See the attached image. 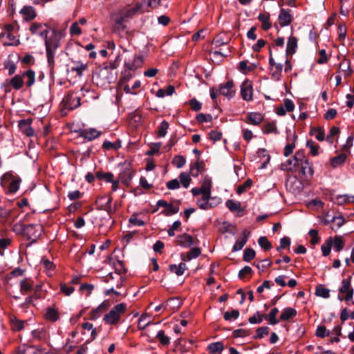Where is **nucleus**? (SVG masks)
<instances>
[{
    "label": "nucleus",
    "mask_w": 354,
    "mask_h": 354,
    "mask_svg": "<svg viewBox=\"0 0 354 354\" xmlns=\"http://www.w3.org/2000/svg\"><path fill=\"white\" fill-rule=\"evenodd\" d=\"M117 64L115 62H110L99 68L93 76L97 84L105 86L106 84L114 82L116 79V73L115 72Z\"/></svg>",
    "instance_id": "nucleus-1"
},
{
    "label": "nucleus",
    "mask_w": 354,
    "mask_h": 354,
    "mask_svg": "<svg viewBox=\"0 0 354 354\" xmlns=\"http://www.w3.org/2000/svg\"><path fill=\"white\" fill-rule=\"evenodd\" d=\"M46 50V56L49 64L54 63L55 52L59 46V37L57 33L52 30L44 39Z\"/></svg>",
    "instance_id": "nucleus-2"
},
{
    "label": "nucleus",
    "mask_w": 354,
    "mask_h": 354,
    "mask_svg": "<svg viewBox=\"0 0 354 354\" xmlns=\"http://www.w3.org/2000/svg\"><path fill=\"white\" fill-rule=\"evenodd\" d=\"M127 310V304L120 303L115 306L104 317V321L111 325L116 324L119 322L122 315H123Z\"/></svg>",
    "instance_id": "nucleus-3"
},
{
    "label": "nucleus",
    "mask_w": 354,
    "mask_h": 354,
    "mask_svg": "<svg viewBox=\"0 0 354 354\" xmlns=\"http://www.w3.org/2000/svg\"><path fill=\"white\" fill-rule=\"evenodd\" d=\"M2 180L9 183L8 191L10 193H15L19 189L21 179L18 176H15L11 172H7L2 176Z\"/></svg>",
    "instance_id": "nucleus-4"
},
{
    "label": "nucleus",
    "mask_w": 354,
    "mask_h": 354,
    "mask_svg": "<svg viewBox=\"0 0 354 354\" xmlns=\"http://www.w3.org/2000/svg\"><path fill=\"white\" fill-rule=\"evenodd\" d=\"M24 234L29 240L35 241L41 236L43 231V226L40 224H29L26 225L24 229Z\"/></svg>",
    "instance_id": "nucleus-5"
},
{
    "label": "nucleus",
    "mask_w": 354,
    "mask_h": 354,
    "mask_svg": "<svg viewBox=\"0 0 354 354\" xmlns=\"http://www.w3.org/2000/svg\"><path fill=\"white\" fill-rule=\"evenodd\" d=\"M111 16L113 20L112 31L118 35H121L123 30H124V29L127 28L125 24L127 19L118 12L113 13Z\"/></svg>",
    "instance_id": "nucleus-6"
},
{
    "label": "nucleus",
    "mask_w": 354,
    "mask_h": 354,
    "mask_svg": "<svg viewBox=\"0 0 354 354\" xmlns=\"http://www.w3.org/2000/svg\"><path fill=\"white\" fill-rule=\"evenodd\" d=\"M29 30L32 35H39L44 39L53 29L46 24L33 23L30 26Z\"/></svg>",
    "instance_id": "nucleus-7"
},
{
    "label": "nucleus",
    "mask_w": 354,
    "mask_h": 354,
    "mask_svg": "<svg viewBox=\"0 0 354 354\" xmlns=\"http://www.w3.org/2000/svg\"><path fill=\"white\" fill-rule=\"evenodd\" d=\"M304 158V153L303 151H297L292 158L288 159L286 162L282 164V169L292 171L296 167L300 165V162Z\"/></svg>",
    "instance_id": "nucleus-8"
},
{
    "label": "nucleus",
    "mask_w": 354,
    "mask_h": 354,
    "mask_svg": "<svg viewBox=\"0 0 354 354\" xmlns=\"http://www.w3.org/2000/svg\"><path fill=\"white\" fill-rule=\"evenodd\" d=\"M339 291L342 294H345L344 298H342L339 295V300L342 301L343 299H344L346 301H348L353 299V289L351 286V277L348 279H344L342 281V286L339 288Z\"/></svg>",
    "instance_id": "nucleus-9"
},
{
    "label": "nucleus",
    "mask_w": 354,
    "mask_h": 354,
    "mask_svg": "<svg viewBox=\"0 0 354 354\" xmlns=\"http://www.w3.org/2000/svg\"><path fill=\"white\" fill-rule=\"evenodd\" d=\"M0 41L3 46H17L20 44L17 33L3 32L0 34Z\"/></svg>",
    "instance_id": "nucleus-10"
},
{
    "label": "nucleus",
    "mask_w": 354,
    "mask_h": 354,
    "mask_svg": "<svg viewBox=\"0 0 354 354\" xmlns=\"http://www.w3.org/2000/svg\"><path fill=\"white\" fill-rule=\"evenodd\" d=\"M80 97L74 93H69L63 100L66 109H74L80 106Z\"/></svg>",
    "instance_id": "nucleus-11"
},
{
    "label": "nucleus",
    "mask_w": 354,
    "mask_h": 354,
    "mask_svg": "<svg viewBox=\"0 0 354 354\" xmlns=\"http://www.w3.org/2000/svg\"><path fill=\"white\" fill-rule=\"evenodd\" d=\"M241 94L242 98L245 101H250L252 100V84L250 80H245L242 83L241 86Z\"/></svg>",
    "instance_id": "nucleus-12"
},
{
    "label": "nucleus",
    "mask_w": 354,
    "mask_h": 354,
    "mask_svg": "<svg viewBox=\"0 0 354 354\" xmlns=\"http://www.w3.org/2000/svg\"><path fill=\"white\" fill-rule=\"evenodd\" d=\"M140 11L141 12H145V10L142 6L141 2L138 3L133 8L130 9H122L118 11L124 18L127 19L128 18L132 17L137 12Z\"/></svg>",
    "instance_id": "nucleus-13"
},
{
    "label": "nucleus",
    "mask_w": 354,
    "mask_h": 354,
    "mask_svg": "<svg viewBox=\"0 0 354 354\" xmlns=\"http://www.w3.org/2000/svg\"><path fill=\"white\" fill-rule=\"evenodd\" d=\"M292 17L290 10L281 9L279 15V22L281 26H286L291 24Z\"/></svg>",
    "instance_id": "nucleus-14"
},
{
    "label": "nucleus",
    "mask_w": 354,
    "mask_h": 354,
    "mask_svg": "<svg viewBox=\"0 0 354 354\" xmlns=\"http://www.w3.org/2000/svg\"><path fill=\"white\" fill-rule=\"evenodd\" d=\"M219 93L228 98L232 97L235 93L232 81H227L225 84L221 85Z\"/></svg>",
    "instance_id": "nucleus-15"
},
{
    "label": "nucleus",
    "mask_w": 354,
    "mask_h": 354,
    "mask_svg": "<svg viewBox=\"0 0 354 354\" xmlns=\"http://www.w3.org/2000/svg\"><path fill=\"white\" fill-rule=\"evenodd\" d=\"M176 243L178 245L184 248H189L193 245V238L187 234H183L176 236Z\"/></svg>",
    "instance_id": "nucleus-16"
},
{
    "label": "nucleus",
    "mask_w": 354,
    "mask_h": 354,
    "mask_svg": "<svg viewBox=\"0 0 354 354\" xmlns=\"http://www.w3.org/2000/svg\"><path fill=\"white\" fill-rule=\"evenodd\" d=\"M19 127L21 131L27 136L34 135V130L30 127V122L27 120H21L19 122Z\"/></svg>",
    "instance_id": "nucleus-17"
},
{
    "label": "nucleus",
    "mask_w": 354,
    "mask_h": 354,
    "mask_svg": "<svg viewBox=\"0 0 354 354\" xmlns=\"http://www.w3.org/2000/svg\"><path fill=\"white\" fill-rule=\"evenodd\" d=\"M250 235V232L247 230H243L242 232L241 236L242 237L240 239H238L233 247L234 251H239L241 250L243 246L245 245V243L248 241V236Z\"/></svg>",
    "instance_id": "nucleus-18"
},
{
    "label": "nucleus",
    "mask_w": 354,
    "mask_h": 354,
    "mask_svg": "<svg viewBox=\"0 0 354 354\" xmlns=\"http://www.w3.org/2000/svg\"><path fill=\"white\" fill-rule=\"evenodd\" d=\"M209 200H210V195L205 196V194L203 193L201 198H200L197 201V205L202 209H205V210L209 209L214 207V205L209 202ZM215 205L216 204H214V205Z\"/></svg>",
    "instance_id": "nucleus-19"
},
{
    "label": "nucleus",
    "mask_w": 354,
    "mask_h": 354,
    "mask_svg": "<svg viewBox=\"0 0 354 354\" xmlns=\"http://www.w3.org/2000/svg\"><path fill=\"white\" fill-rule=\"evenodd\" d=\"M132 171L129 168H124L119 174L118 180L125 185H129L132 178Z\"/></svg>",
    "instance_id": "nucleus-20"
},
{
    "label": "nucleus",
    "mask_w": 354,
    "mask_h": 354,
    "mask_svg": "<svg viewBox=\"0 0 354 354\" xmlns=\"http://www.w3.org/2000/svg\"><path fill=\"white\" fill-rule=\"evenodd\" d=\"M100 135V132L95 129H84L81 133V136L88 140H92Z\"/></svg>",
    "instance_id": "nucleus-21"
},
{
    "label": "nucleus",
    "mask_w": 354,
    "mask_h": 354,
    "mask_svg": "<svg viewBox=\"0 0 354 354\" xmlns=\"http://www.w3.org/2000/svg\"><path fill=\"white\" fill-rule=\"evenodd\" d=\"M247 119L250 124L257 125L262 122L263 118L261 113L252 112L248 114Z\"/></svg>",
    "instance_id": "nucleus-22"
},
{
    "label": "nucleus",
    "mask_w": 354,
    "mask_h": 354,
    "mask_svg": "<svg viewBox=\"0 0 354 354\" xmlns=\"http://www.w3.org/2000/svg\"><path fill=\"white\" fill-rule=\"evenodd\" d=\"M258 19L261 22L262 24V28L264 30H268L271 27V23L270 22V14L269 13H264V14H260L258 16Z\"/></svg>",
    "instance_id": "nucleus-23"
},
{
    "label": "nucleus",
    "mask_w": 354,
    "mask_h": 354,
    "mask_svg": "<svg viewBox=\"0 0 354 354\" xmlns=\"http://www.w3.org/2000/svg\"><path fill=\"white\" fill-rule=\"evenodd\" d=\"M297 315V311L292 308H286L283 310L281 315L280 320L286 321L290 318L295 317Z\"/></svg>",
    "instance_id": "nucleus-24"
},
{
    "label": "nucleus",
    "mask_w": 354,
    "mask_h": 354,
    "mask_svg": "<svg viewBox=\"0 0 354 354\" xmlns=\"http://www.w3.org/2000/svg\"><path fill=\"white\" fill-rule=\"evenodd\" d=\"M45 317L49 321L55 322L59 319V315L57 310L55 308H48L46 309Z\"/></svg>",
    "instance_id": "nucleus-25"
},
{
    "label": "nucleus",
    "mask_w": 354,
    "mask_h": 354,
    "mask_svg": "<svg viewBox=\"0 0 354 354\" xmlns=\"http://www.w3.org/2000/svg\"><path fill=\"white\" fill-rule=\"evenodd\" d=\"M186 269L187 266L184 263H180L178 266L175 264L169 266V270L175 273L177 276L183 275Z\"/></svg>",
    "instance_id": "nucleus-26"
},
{
    "label": "nucleus",
    "mask_w": 354,
    "mask_h": 354,
    "mask_svg": "<svg viewBox=\"0 0 354 354\" xmlns=\"http://www.w3.org/2000/svg\"><path fill=\"white\" fill-rule=\"evenodd\" d=\"M224 346L221 342L212 343L208 346L209 351L213 354H220Z\"/></svg>",
    "instance_id": "nucleus-27"
},
{
    "label": "nucleus",
    "mask_w": 354,
    "mask_h": 354,
    "mask_svg": "<svg viewBox=\"0 0 354 354\" xmlns=\"http://www.w3.org/2000/svg\"><path fill=\"white\" fill-rule=\"evenodd\" d=\"M332 246L333 237H329L326 240V241L323 243V245L321 247L323 256L326 257L330 254Z\"/></svg>",
    "instance_id": "nucleus-28"
},
{
    "label": "nucleus",
    "mask_w": 354,
    "mask_h": 354,
    "mask_svg": "<svg viewBox=\"0 0 354 354\" xmlns=\"http://www.w3.org/2000/svg\"><path fill=\"white\" fill-rule=\"evenodd\" d=\"M297 46V39L295 37H290L287 43L286 53L293 54Z\"/></svg>",
    "instance_id": "nucleus-29"
},
{
    "label": "nucleus",
    "mask_w": 354,
    "mask_h": 354,
    "mask_svg": "<svg viewBox=\"0 0 354 354\" xmlns=\"http://www.w3.org/2000/svg\"><path fill=\"white\" fill-rule=\"evenodd\" d=\"M20 288L22 294L30 292L32 289V281L29 279L21 281Z\"/></svg>",
    "instance_id": "nucleus-30"
},
{
    "label": "nucleus",
    "mask_w": 354,
    "mask_h": 354,
    "mask_svg": "<svg viewBox=\"0 0 354 354\" xmlns=\"http://www.w3.org/2000/svg\"><path fill=\"white\" fill-rule=\"evenodd\" d=\"M87 69V66L81 62H75L74 66H71V71L75 72L78 76H82L83 72Z\"/></svg>",
    "instance_id": "nucleus-31"
},
{
    "label": "nucleus",
    "mask_w": 354,
    "mask_h": 354,
    "mask_svg": "<svg viewBox=\"0 0 354 354\" xmlns=\"http://www.w3.org/2000/svg\"><path fill=\"white\" fill-rule=\"evenodd\" d=\"M346 158V156L344 153H341L334 158H333L330 160V163L333 167L335 168L340 165H342Z\"/></svg>",
    "instance_id": "nucleus-32"
},
{
    "label": "nucleus",
    "mask_w": 354,
    "mask_h": 354,
    "mask_svg": "<svg viewBox=\"0 0 354 354\" xmlns=\"http://www.w3.org/2000/svg\"><path fill=\"white\" fill-rule=\"evenodd\" d=\"M10 84L15 89L19 90L22 87L24 80L21 76L17 75L10 80Z\"/></svg>",
    "instance_id": "nucleus-33"
},
{
    "label": "nucleus",
    "mask_w": 354,
    "mask_h": 354,
    "mask_svg": "<svg viewBox=\"0 0 354 354\" xmlns=\"http://www.w3.org/2000/svg\"><path fill=\"white\" fill-rule=\"evenodd\" d=\"M301 165V171L304 175L306 176H312L313 174L312 168L310 167L308 160L307 159H302V161L300 162Z\"/></svg>",
    "instance_id": "nucleus-34"
},
{
    "label": "nucleus",
    "mask_w": 354,
    "mask_h": 354,
    "mask_svg": "<svg viewBox=\"0 0 354 354\" xmlns=\"http://www.w3.org/2000/svg\"><path fill=\"white\" fill-rule=\"evenodd\" d=\"M333 245L337 252H340L344 247V242L341 236H335L333 238Z\"/></svg>",
    "instance_id": "nucleus-35"
},
{
    "label": "nucleus",
    "mask_w": 354,
    "mask_h": 354,
    "mask_svg": "<svg viewBox=\"0 0 354 354\" xmlns=\"http://www.w3.org/2000/svg\"><path fill=\"white\" fill-rule=\"evenodd\" d=\"M201 250L198 248H193L190 252L187 253V258H184V255H181V259L184 261H189L192 259L198 257L201 254Z\"/></svg>",
    "instance_id": "nucleus-36"
},
{
    "label": "nucleus",
    "mask_w": 354,
    "mask_h": 354,
    "mask_svg": "<svg viewBox=\"0 0 354 354\" xmlns=\"http://www.w3.org/2000/svg\"><path fill=\"white\" fill-rule=\"evenodd\" d=\"M191 178L188 173L183 172L179 175V183L183 187L187 188L190 184Z\"/></svg>",
    "instance_id": "nucleus-37"
},
{
    "label": "nucleus",
    "mask_w": 354,
    "mask_h": 354,
    "mask_svg": "<svg viewBox=\"0 0 354 354\" xmlns=\"http://www.w3.org/2000/svg\"><path fill=\"white\" fill-rule=\"evenodd\" d=\"M181 301L178 298H170L166 302V306L169 307L172 310H176L181 306Z\"/></svg>",
    "instance_id": "nucleus-38"
},
{
    "label": "nucleus",
    "mask_w": 354,
    "mask_h": 354,
    "mask_svg": "<svg viewBox=\"0 0 354 354\" xmlns=\"http://www.w3.org/2000/svg\"><path fill=\"white\" fill-rule=\"evenodd\" d=\"M315 294L318 297L326 299L330 297V290L322 286H319L316 288Z\"/></svg>",
    "instance_id": "nucleus-39"
},
{
    "label": "nucleus",
    "mask_w": 354,
    "mask_h": 354,
    "mask_svg": "<svg viewBox=\"0 0 354 354\" xmlns=\"http://www.w3.org/2000/svg\"><path fill=\"white\" fill-rule=\"evenodd\" d=\"M174 87L169 86L166 89H159L157 91L156 96L158 97H164L166 95H171L174 93Z\"/></svg>",
    "instance_id": "nucleus-40"
},
{
    "label": "nucleus",
    "mask_w": 354,
    "mask_h": 354,
    "mask_svg": "<svg viewBox=\"0 0 354 354\" xmlns=\"http://www.w3.org/2000/svg\"><path fill=\"white\" fill-rule=\"evenodd\" d=\"M264 133H278L277 125L274 122H267L264 124L263 129Z\"/></svg>",
    "instance_id": "nucleus-41"
},
{
    "label": "nucleus",
    "mask_w": 354,
    "mask_h": 354,
    "mask_svg": "<svg viewBox=\"0 0 354 354\" xmlns=\"http://www.w3.org/2000/svg\"><path fill=\"white\" fill-rule=\"evenodd\" d=\"M96 177L99 180H104L107 183H111L113 180V174L110 172H97Z\"/></svg>",
    "instance_id": "nucleus-42"
},
{
    "label": "nucleus",
    "mask_w": 354,
    "mask_h": 354,
    "mask_svg": "<svg viewBox=\"0 0 354 354\" xmlns=\"http://www.w3.org/2000/svg\"><path fill=\"white\" fill-rule=\"evenodd\" d=\"M24 76L27 78V86H31L35 83V74L32 70H28L24 73Z\"/></svg>",
    "instance_id": "nucleus-43"
},
{
    "label": "nucleus",
    "mask_w": 354,
    "mask_h": 354,
    "mask_svg": "<svg viewBox=\"0 0 354 354\" xmlns=\"http://www.w3.org/2000/svg\"><path fill=\"white\" fill-rule=\"evenodd\" d=\"M338 203L339 205L343 203H353L354 204V196H350L348 194L340 195L337 197Z\"/></svg>",
    "instance_id": "nucleus-44"
},
{
    "label": "nucleus",
    "mask_w": 354,
    "mask_h": 354,
    "mask_svg": "<svg viewBox=\"0 0 354 354\" xmlns=\"http://www.w3.org/2000/svg\"><path fill=\"white\" fill-rule=\"evenodd\" d=\"M156 337L162 345H168L170 343V338L165 334L163 330H159L156 335Z\"/></svg>",
    "instance_id": "nucleus-45"
},
{
    "label": "nucleus",
    "mask_w": 354,
    "mask_h": 354,
    "mask_svg": "<svg viewBox=\"0 0 354 354\" xmlns=\"http://www.w3.org/2000/svg\"><path fill=\"white\" fill-rule=\"evenodd\" d=\"M306 146L310 149L311 155L315 156L319 154V145L315 143L313 140H308Z\"/></svg>",
    "instance_id": "nucleus-46"
},
{
    "label": "nucleus",
    "mask_w": 354,
    "mask_h": 354,
    "mask_svg": "<svg viewBox=\"0 0 354 354\" xmlns=\"http://www.w3.org/2000/svg\"><path fill=\"white\" fill-rule=\"evenodd\" d=\"M201 188H202L203 193L205 194V196L210 195L211 194V180L207 178H205Z\"/></svg>",
    "instance_id": "nucleus-47"
},
{
    "label": "nucleus",
    "mask_w": 354,
    "mask_h": 354,
    "mask_svg": "<svg viewBox=\"0 0 354 354\" xmlns=\"http://www.w3.org/2000/svg\"><path fill=\"white\" fill-rule=\"evenodd\" d=\"M258 243L259 245L266 251L270 250L272 248V245L266 236H261Z\"/></svg>",
    "instance_id": "nucleus-48"
},
{
    "label": "nucleus",
    "mask_w": 354,
    "mask_h": 354,
    "mask_svg": "<svg viewBox=\"0 0 354 354\" xmlns=\"http://www.w3.org/2000/svg\"><path fill=\"white\" fill-rule=\"evenodd\" d=\"M169 128V124L167 121L163 120L159 127L158 131V134L159 137H165L167 134V129Z\"/></svg>",
    "instance_id": "nucleus-49"
},
{
    "label": "nucleus",
    "mask_w": 354,
    "mask_h": 354,
    "mask_svg": "<svg viewBox=\"0 0 354 354\" xmlns=\"http://www.w3.org/2000/svg\"><path fill=\"white\" fill-rule=\"evenodd\" d=\"M148 317L149 315L147 314L141 315L138 323V327L140 330L145 329L151 323L150 321H147V318H148Z\"/></svg>",
    "instance_id": "nucleus-50"
},
{
    "label": "nucleus",
    "mask_w": 354,
    "mask_h": 354,
    "mask_svg": "<svg viewBox=\"0 0 354 354\" xmlns=\"http://www.w3.org/2000/svg\"><path fill=\"white\" fill-rule=\"evenodd\" d=\"M278 313L279 310L277 308H274L270 310L268 315L269 322L270 324L275 325L279 323V320L276 318Z\"/></svg>",
    "instance_id": "nucleus-51"
},
{
    "label": "nucleus",
    "mask_w": 354,
    "mask_h": 354,
    "mask_svg": "<svg viewBox=\"0 0 354 354\" xmlns=\"http://www.w3.org/2000/svg\"><path fill=\"white\" fill-rule=\"evenodd\" d=\"M239 316L238 310H232L231 312L226 311L224 313V319L227 321H230L232 319H236Z\"/></svg>",
    "instance_id": "nucleus-52"
},
{
    "label": "nucleus",
    "mask_w": 354,
    "mask_h": 354,
    "mask_svg": "<svg viewBox=\"0 0 354 354\" xmlns=\"http://www.w3.org/2000/svg\"><path fill=\"white\" fill-rule=\"evenodd\" d=\"M185 158L182 156H176L172 160V163L177 168H181L185 165Z\"/></svg>",
    "instance_id": "nucleus-53"
},
{
    "label": "nucleus",
    "mask_w": 354,
    "mask_h": 354,
    "mask_svg": "<svg viewBox=\"0 0 354 354\" xmlns=\"http://www.w3.org/2000/svg\"><path fill=\"white\" fill-rule=\"evenodd\" d=\"M255 257V251L251 248H247L244 251L243 260L245 261H250Z\"/></svg>",
    "instance_id": "nucleus-54"
},
{
    "label": "nucleus",
    "mask_w": 354,
    "mask_h": 354,
    "mask_svg": "<svg viewBox=\"0 0 354 354\" xmlns=\"http://www.w3.org/2000/svg\"><path fill=\"white\" fill-rule=\"evenodd\" d=\"M69 32L71 36L80 35L82 33V30L78 25V23L74 22L70 27Z\"/></svg>",
    "instance_id": "nucleus-55"
},
{
    "label": "nucleus",
    "mask_w": 354,
    "mask_h": 354,
    "mask_svg": "<svg viewBox=\"0 0 354 354\" xmlns=\"http://www.w3.org/2000/svg\"><path fill=\"white\" fill-rule=\"evenodd\" d=\"M196 119L197 122L200 123H203L211 122L212 120V116L210 114L199 113L196 115Z\"/></svg>",
    "instance_id": "nucleus-56"
},
{
    "label": "nucleus",
    "mask_w": 354,
    "mask_h": 354,
    "mask_svg": "<svg viewBox=\"0 0 354 354\" xmlns=\"http://www.w3.org/2000/svg\"><path fill=\"white\" fill-rule=\"evenodd\" d=\"M309 236L311 237L310 243L313 245L318 243L319 237L318 236V232L316 230L312 229L308 232Z\"/></svg>",
    "instance_id": "nucleus-57"
},
{
    "label": "nucleus",
    "mask_w": 354,
    "mask_h": 354,
    "mask_svg": "<svg viewBox=\"0 0 354 354\" xmlns=\"http://www.w3.org/2000/svg\"><path fill=\"white\" fill-rule=\"evenodd\" d=\"M226 206L232 212H235L240 209V203L232 200L227 201Z\"/></svg>",
    "instance_id": "nucleus-58"
},
{
    "label": "nucleus",
    "mask_w": 354,
    "mask_h": 354,
    "mask_svg": "<svg viewBox=\"0 0 354 354\" xmlns=\"http://www.w3.org/2000/svg\"><path fill=\"white\" fill-rule=\"evenodd\" d=\"M21 12L26 15V18L28 19H32L35 17V10L31 7H24Z\"/></svg>",
    "instance_id": "nucleus-59"
},
{
    "label": "nucleus",
    "mask_w": 354,
    "mask_h": 354,
    "mask_svg": "<svg viewBox=\"0 0 354 354\" xmlns=\"http://www.w3.org/2000/svg\"><path fill=\"white\" fill-rule=\"evenodd\" d=\"M250 324H260L263 322V315L259 312H257L252 317H250L248 319Z\"/></svg>",
    "instance_id": "nucleus-60"
},
{
    "label": "nucleus",
    "mask_w": 354,
    "mask_h": 354,
    "mask_svg": "<svg viewBox=\"0 0 354 354\" xmlns=\"http://www.w3.org/2000/svg\"><path fill=\"white\" fill-rule=\"evenodd\" d=\"M249 335V330L245 329H236L232 333V336L235 338L244 337Z\"/></svg>",
    "instance_id": "nucleus-61"
},
{
    "label": "nucleus",
    "mask_w": 354,
    "mask_h": 354,
    "mask_svg": "<svg viewBox=\"0 0 354 354\" xmlns=\"http://www.w3.org/2000/svg\"><path fill=\"white\" fill-rule=\"evenodd\" d=\"M189 104L191 106V109L194 111H198L201 109V103L195 98L190 100Z\"/></svg>",
    "instance_id": "nucleus-62"
},
{
    "label": "nucleus",
    "mask_w": 354,
    "mask_h": 354,
    "mask_svg": "<svg viewBox=\"0 0 354 354\" xmlns=\"http://www.w3.org/2000/svg\"><path fill=\"white\" fill-rule=\"evenodd\" d=\"M330 334L329 331H326V328L324 326H318L316 331V335L319 337H324L328 336Z\"/></svg>",
    "instance_id": "nucleus-63"
},
{
    "label": "nucleus",
    "mask_w": 354,
    "mask_h": 354,
    "mask_svg": "<svg viewBox=\"0 0 354 354\" xmlns=\"http://www.w3.org/2000/svg\"><path fill=\"white\" fill-rule=\"evenodd\" d=\"M19 27L16 24H6L4 26V32L17 33Z\"/></svg>",
    "instance_id": "nucleus-64"
}]
</instances>
